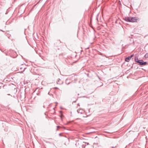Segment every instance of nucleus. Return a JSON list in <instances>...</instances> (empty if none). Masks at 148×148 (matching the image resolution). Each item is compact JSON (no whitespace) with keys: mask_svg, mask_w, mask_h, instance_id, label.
Instances as JSON below:
<instances>
[{"mask_svg":"<svg viewBox=\"0 0 148 148\" xmlns=\"http://www.w3.org/2000/svg\"><path fill=\"white\" fill-rule=\"evenodd\" d=\"M135 60L136 62L138 63L139 65L141 66H145L147 63V62H144L142 60H139L138 58L136 57L135 58Z\"/></svg>","mask_w":148,"mask_h":148,"instance_id":"1","label":"nucleus"},{"mask_svg":"<svg viewBox=\"0 0 148 148\" xmlns=\"http://www.w3.org/2000/svg\"><path fill=\"white\" fill-rule=\"evenodd\" d=\"M75 146L77 148H81V141L78 140L76 141Z\"/></svg>","mask_w":148,"mask_h":148,"instance_id":"2","label":"nucleus"},{"mask_svg":"<svg viewBox=\"0 0 148 148\" xmlns=\"http://www.w3.org/2000/svg\"><path fill=\"white\" fill-rule=\"evenodd\" d=\"M134 56V54H132L128 56L125 59V61L126 62H129L131 58Z\"/></svg>","mask_w":148,"mask_h":148,"instance_id":"3","label":"nucleus"},{"mask_svg":"<svg viewBox=\"0 0 148 148\" xmlns=\"http://www.w3.org/2000/svg\"><path fill=\"white\" fill-rule=\"evenodd\" d=\"M137 20V19L136 18V17H130V22H136Z\"/></svg>","mask_w":148,"mask_h":148,"instance_id":"4","label":"nucleus"},{"mask_svg":"<svg viewBox=\"0 0 148 148\" xmlns=\"http://www.w3.org/2000/svg\"><path fill=\"white\" fill-rule=\"evenodd\" d=\"M123 19L127 22H130V17H125L123 18Z\"/></svg>","mask_w":148,"mask_h":148,"instance_id":"5","label":"nucleus"},{"mask_svg":"<svg viewBox=\"0 0 148 148\" xmlns=\"http://www.w3.org/2000/svg\"><path fill=\"white\" fill-rule=\"evenodd\" d=\"M86 146V142H82L81 141V148H85Z\"/></svg>","mask_w":148,"mask_h":148,"instance_id":"6","label":"nucleus"},{"mask_svg":"<svg viewBox=\"0 0 148 148\" xmlns=\"http://www.w3.org/2000/svg\"><path fill=\"white\" fill-rule=\"evenodd\" d=\"M38 90V92L36 93V95H40V93L39 91L40 89H36L34 91V92H36V91Z\"/></svg>","mask_w":148,"mask_h":148,"instance_id":"7","label":"nucleus"},{"mask_svg":"<svg viewBox=\"0 0 148 148\" xmlns=\"http://www.w3.org/2000/svg\"><path fill=\"white\" fill-rule=\"evenodd\" d=\"M144 57L145 58H148V53H146L144 56Z\"/></svg>","mask_w":148,"mask_h":148,"instance_id":"8","label":"nucleus"},{"mask_svg":"<svg viewBox=\"0 0 148 148\" xmlns=\"http://www.w3.org/2000/svg\"><path fill=\"white\" fill-rule=\"evenodd\" d=\"M80 110H77V112L78 113H79V111Z\"/></svg>","mask_w":148,"mask_h":148,"instance_id":"9","label":"nucleus"},{"mask_svg":"<svg viewBox=\"0 0 148 148\" xmlns=\"http://www.w3.org/2000/svg\"><path fill=\"white\" fill-rule=\"evenodd\" d=\"M57 129L56 130H58V129L60 128V126H57Z\"/></svg>","mask_w":148,"mask_h":148,"instance_id":"10","label":"nucleus"},{"mask_svg":"<svg viewBox=\"0 0 148 148\" xmlns=\"http://www.w3.org/2000/svg\"><path fill=\"white\" fill-rule=\"evenodd\" d=\"M116 146H113V147H112V148H116Z\"/></svg>","mask_w":148,"mask_h":148,"instance_id":"11","label":"nucleus"},{"mask_svg":"<svg viewBox=\"0 0 148 148\" xmlns=\"http://www.w3.org/2000/svg\"><path fill=\"white\" fill-rule=\"evenodd\" d=\"M59 135L60 136H62V134L61 133H60L59 134Z\"/></svg>","mask_w":148,"mask_h":148,"instance_id":"12","label":"nucleus"},{"mask_svg":"<svg viewBox=\"0 0 148 148\" xmlns=\"http://www.w3.org/2000/svg\"><path fill=\"white\" fill-rule=\"evenodd\" d=\"M86 145H89V143H86Z\"/></svg>","mask_w":148,"mask_h":148,"instance_id":"13","label":"nucleus"},{"mask_svg":"<svg viewBox=\"0 0 148 148\" xmlns=\"http://www.w3.org/2000/svg\"><path fill=\"white\" fill-rule=\"evenodd\" d=\"M57 42H56V43H55L54 44L56 45H57Z\"/></svg>","mask_w":148,"mask_h":148,"instance_id":"14","label":"nucleus"},{"mask_svg":"<svg viewBox=\"0 0 148 148\" xmlns=\"http://www.w3.org/2000/svg\"><path fill=\"white\" fill-rule=\"evenodd\" d=\"M7 95H10V94H8Z\"/></svg>","mask_w":148,"mask_h":148,"instance_id":"15","label":"nucleus"},{"mask_svg":"<svg viewBox=\"0 0 148 148\" xmlns=\"http://www.w3.org/2000/svg\"><path fill=\"white\" fill-rule=\"evenodd\" d=\"M24 98H25V95H24Z\"/></svg>","mask_w":148,"mask_h":148,"instance_id":"16","label":"nucleus"},{"mask_svg":"<svg viewBox=\"0 0 148 148\" xmlns=\"http://www.w3.org/2000/svg\"><path fill=\"white\" fill-rule=\"evenodd\" d=\"M7 13H8V12H6L5 13V14H7Z\"/></svg>","mask_w":148,"mask_h":148,"instance_id":"17","label":"nucleus"},{"mask_svg":"<svg viewBox=\"0 0 148 148\" xmlns=\"http://www.w3.org/2000/svg\"><path fill=\"white\" fill-rule=\"evenodd\" d=\"M43 108H45V106H43Z\"/></svg>","mask_w":148,"mask_h":148,"instance_id":"18","label":"nucleus"},{"mask_svg":"<svg viewBox=\"0 0 148 148\" xmlns=\"http://www.w3.org/2000/svg\"><path fill=\"white\" fill-rule=\"evenodd\" d=\"M89 49V47H88V48H87L86 49Z\"/></svg>","mask_w":148,"mask_h":148,"instance_id":"19","label":"nucleus"},{"mask_svg":"<svg viewBox=\"0 0 148 148\" xmlns=\"http://www.w3.org/2000/svg\"><path fill=\"white\" fill-rule=\"evenodd\" d=\"M1 31H2V32H4V31H3V30H1Z\"/></svg>","mask_w":148,"mask_h":148,"instance_id":"20","label":"nucleus"},{"mask_svg":"<svg viewBox=\"0 0 148 148\" xmlns=\"http://www.w3.org/2000/svg\"><path fill=\"white\" fill-rule=\"evenodd\" d=\"M49 92L48 93V94L49 95Z\"/></svg>","mask_w":148,"mask_h":148,"instance_id":"21","label":"nucleus"},{"mask_svg":"<svg viewBox=\"0 0 148 148\" xmlns=\"http://www.w3.org/2000/svg\"><path fill=\"white\" fill-rule=\"evenodd\" d=\"M79 113H82V112H80V111H79Z\"/></svg>","mask_w":148,"mask_h":148,"instance_id":"22","label":"nucleus"},{"mask_svg":"<svg viewBox=\"0 0 148 148\" xmlns=\"http://www.w3.org/2000/svg\"><path fill=\"white\" fill-rule=\"evenodd\" d=\"M57 88V87H55V88Z\"/></svg>","mask_w":148,"mask_h":148,"instance_id":"23","label":"nucleus"}]
</instances>
